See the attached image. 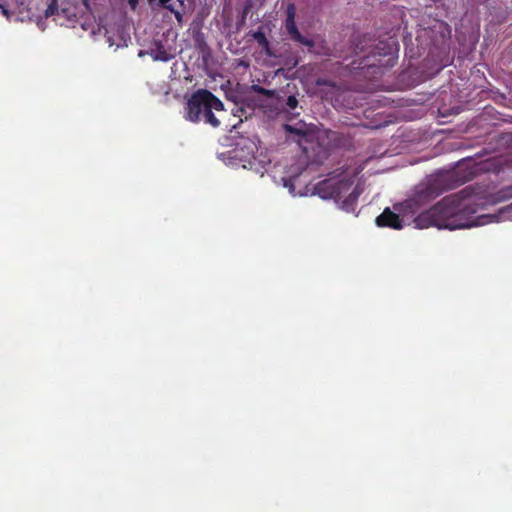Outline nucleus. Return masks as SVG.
<instances>
[{
  "label": "nucleus",
  "instance_id": "nucleus-21",
  "mask_svg": "<svg viewBox=\"0 0 512 512\" xmlns=\"http://www.w3.org/2000/svg\"><path fill=\"white\" fill-rule=\"evenodd\" d=\"M177 1L180 3V5H184V0H177Z\"/></svg>",
  "mask_w": 512,
  "mask_h": 512
},
{
  "label": "nucleus",
  "instance_id": "nucleus-18",
  "mask_svg": "<svg viewBox=\"0 0 512 512\" xmlns=\"http://www.w3.org/2000/svg\"><path fill=\"white\" fill-rule=\"evenodd\" d=\"M251 7V2L248 1L247 5L245 6L244 8V12H243V18H245V15L248 13L249 9Z\"/></svg>",
  "mask_w": 512,
  "mask_h": 512
},
{
  "label": "nucleus",
  "instance_id": "nucleus-15",
  "mask_svg": "<svg viewBox=\"0 0 512 512\" xmlns=\"http://www.w3.org/2000/svg\"><path fill=\"white\" fill-rule=\"evenodd\" d=\"M502 198H504V199L512 198V185L509 187H506L502 190Z\"/></svg>",
  "mask_w": 512,
  "mask_h": 512
},
{
  "label": "nucleus",
  "instance_id": "nucleus-16",
  "mask_svg": "<svg viewBox=\"0 0 512 512\" xmlns=\"http://www.w3.org/2000/svg\"><path fill=\"white\" fill-rule=\"evenodd\" d=\"M171 0H159V3L169 11H173V5L170 3Z\"/></svg>",
  "mask_w": 512,
  "mask_h": 512
},
{
  "label": "nucleus",
  "instance_id": "nucleus-6",
  "mask_svg": "<svg viewBox=\"0 0 512 512\" xmlns=\"http://www.w3.org/2000/svg\"><path fill=\"white\" fill-rule=\"evenodd\" d=\"M307 162L304 158H299L287 168L285 176L282 177L283 186L289 189L291 195H297L295 193V185L297 178L305 171Z\"/></svg>",
  "mask_w": 512,
  "mask_h": 512
},
{
  "label": "nucleus",
  "instance_id": "nucleus-1",
  "mask_svg": "<svg viewBox=\"0 0 512 512\" xmlns=\"http://www.w3.org/2000/svg\"><path fill=\"white\" fill-rule=\"evenodd\" d=\"M479 204L475 196L466 190L445 197L430 210L420 214L415 219L419 229L435 226L439 229H463L483 226L498 221L496 214L473 215L478 212Z\"/></svg>",
  "mask_w": 512,
  "mask_h": 512
},
{
  "label": "nucleus",
  "instance_id": "nucleus-9",
  "mask_svg": "<svg viewBox=\"0 0 512 512\" xmlns=\"http://www.w3.org/2000/svg\"><path fill=\"white\" fill-rule=\"evenodd\" d=\"M151 56L154 60L165 61V62L169 61L172 57L170 53H168L166 50L161 49V48L152 50Z\"/></svg>",
  "mask_w": 512,
  "mask_h": 512
},
{
  "label": "nucleus",
  "instance_id": "nucleus-4",
  "mask_svg": "<svg viewBox=\"0 0 512 512\" xmlns=\"http://www.w3.org/2000/svg\"><path fill=\"white\" fill-rule=\"evenodd\" d=\"M245 148L247 153L243 149H235L233 157L243 162V168H248L263 175L271 163L267 153L258 148L252 141H249Z\"/></svg>",
  "mask_w": 512,
  "mask_h": 512
},
{
  "label": "nucleus",
  "instance_id": "nucleus-8",
  "mask_svg": "<svg viewBox=\"0 0 512 512\" xmlns=\"http://www.w3.org/2000/svg\"><path fill=\"white\" fill-rule=\"evenodd\" d=\"M286 30L291 36V38L301 44L306 46H312L313 42L305 37H303L297 29L295 19H286L285 24Z\"/></svg>",
  "mask_w": 512,
  "mask_h": 512
},
{
  "label": "nucleus",
  "instance_id": "nucleus-10",
  "mask_svg": "<svg viewBox=\"0 0 512 512\" xmlns=\"http://www.w3.org/2000/svg\"><path fill=\"white\" fill-rule=\"evenodd\" d=\"M253 38L263 47H268L269 42L262 31H256L253 34Z\"/></svg>",
  "mask_w": 512,
  "mask_h": 512
},
{
  "label": "nucleus",
  "instance_id": "nucleus-19",
  "mask_svg": "<svg viewBox=\"0 0 512 512\" xmlns=\"http://www.w3.org/2000/svg\"><path fill=\"white\" fill-rule=\"evenodd\" d=\"M0 9H1L3 15H5L6 17H9L8 10L4 6L0 5Z\"/></svg>",
  "mask_w": 512,
  "mask_h": 512
},
{
  "label": "nucleus",
  "instance_id": "nucleus-13",
  "mask_svg": "<svg viewBox=\"0 0 512 512\" xmlns=\"http://www.w3.org/2000/svg\"><path fill=\"white\" fill-rule=\"evenodd\" d=\"M286 105L289 109L294 110L298 105V100L295 96H289L287 98Z\"/></svg>",
  "mask_w": 512,
  "mask_h": 512
},
{
  "label": "nucleus",
  "instance_id": "nucleus-7",
  "mask_svg": "<svg viewBox=\"0 0 512 512\" xmlns=\"http://www.w3.org/2000/svg\"><path fill=\"white\" fill-rule=\"evenodd\" d=\"M376 224L380 227H389L393 229H402L403 223L399 215L386 208L377 218Z\"/></svg>",
  "mask_w": 512,
  "mask_h": 512
},
{
  "label": "nucleus",
  "instance_id": "nucleus-14",
  "mask_svg": "<svg viewBox=\"0 0 512 512\" xmlns=\"http://www.w3.org/2000/svg\"><path fill=\"white\" fill-rule=\"evenodd\" d=\"M296 8L294 4H289L287 7V18L286 19H295Z\"/></svg>",
  "mask_w": 512,
  "mask_h": 512
},
{
  "label": "nucleus",
  "instance_id": "nucleus-17",
  "mask_svg": "<svg viewBox=\"0 0 512 512\" xmlns=\"http://www.w3.org/2000/svg\"><path fill=\"white\" fill-rule=\"evenodd\" d=\"M171 12L175 15L176 19L180 22L182 19V14L179 11L175 10L174 8H173V11H171Z\"/></svg>",
  "mask_w": 512,
  "mask_h": 512
},
{
  "label": "nucleus",
  "instance_id": "nucleus-20",
  "mask_svg": "<svg viewBox=\"0 0 512 512\" xmlns=\"http://www.w3.org/2000/svg\"><path fill=\"white\" fill-rule=\"evenodd\" d=\"M136 2H137V0H130V4H131L132 6H134Z\"/></svg>",
  "mask_w": 512,
  "mask_h": 512
},
{
  "label": "nucleus",
  "instance_id": "nucleus-5",
  "mask_svg": "<svg viewBox=\"0 0 512 512\" xmlns=\"http://www.w3.org/2000/svg\"><path fill=\"white\" fill-rule=\"evenodd\" d=\"M444 182V176H437L429 180L425 187H420L415 195L406 201L405 205L407 208L416 212L422 206L426 205L434 198H436L442 192V184Z\"/></svg>",
  "mask_w": 512,
  "mask_h": 512
},
{
  "label": "nucleus",
  "instance_id": "nucleus-2",
  "mask_svg": "<svg viewBox=\"0 0 512 512\" xmlns=\"http://www.w3.org/2000/svg\"><path fill=\"white\" fill-rule=\"evenodd\" d=\"M359 172V169L343 170L319 182L315 187L316 192L322 199H334L341 209L352 212L363 192V187L359 184L351 190Z\"/></svg>",
  "mask_w": 512,
  "mask_h": 512
},
{
  "label": "nucleus",
  "instance_id": "nucleus-11",
  "mask_svg": "<svg viewBox=\"0 0 512 512\" xmlns=\"http://www.w3.org/2000/svg\"><path fill=\"white\" fill-rule=\"evenodd\" d=\"M56 11H57V3L55 0H53L52 3L45 10V16L46 17L53 16Z\"/></svg>",
  "mask_w": 512,
  "mask_h": 512
},
{
  "label": "nucleus",
  "instance_id": "nucleus-22",
  "mask_svg": "<svg viewBox=\"0 0 512 512\" xmlns=\"http://www.w3.org/2000/svg\"><path fill=\"white\" fill-rule=\"evenodd\" d=\"M82 1H83V3H84L85 5H87L89 0H82Z\"/></svg>",
  "mask_w": 512,
  "mask_h": 512
},
{
  "label": "nucleus",
  "instance_id": "nucleus-12",
  "mask_svg": "<svg viewBox=\"0 0 512 512\" xmlns=\"http://www.w3.org/2000/svg\"><path fill=\"white\" fill-rule=\"evenodd\" d=\"M284 127H285V130L288 132H292V133H296V134H303V135H305V133H306V131L302 127L297 128L292 125H285Z\"/></svg>",
  "mask_w": 512,
  "mask_h": 512
},
{
  "label": "nucleus",
  "instance_id": "nucleus-3",
  "mask_svg": "<svg viewBox=\"0 0 512 512\" xmlns=\"http://www.w3.org/2000/svg\"><path fill=\"white\" fill-rule=\"evenodd\" d=\"M225 115L223 103L208 90H198L188 99L185 118L218 127Z\"/></svg>",
  "mask_w": 512,
  "mask_h": 512
}]
</instances>
